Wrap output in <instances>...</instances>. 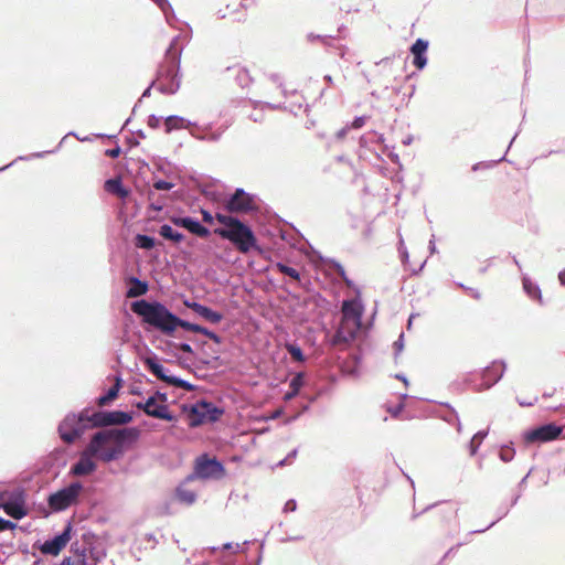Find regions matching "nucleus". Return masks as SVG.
<instances>
[{
	"label": "nucleus",
	"instance_id": "1",
	"mask_svg": "<svg viewBox=\"0 0 565 565\" xmlns=\"http://www.w3.org/2000/svg\"><path fill=\"white\" fill-rule=\"evenodd\" d=\"M132 419L134 416L130 412L96 411L92 413L90 407H85L77 414H67L60 423L57 430L60 438L70 445L81 438L88 429L122 426L129 424Z\"/></svg>",
	"mask_w": 565,
	"mask_h": 565
},
{
	"label": "nucleus",
	"instance_id": "2",
	"mask_svg": "<svg viewBox=\"0 0 565 565\" xmlns=\"http://www.w3.org/2000/svg\"><path fill=\"white\" fill-rule=\"evenodd\" d=\"M131 311L150 328L167 337H173L178 328L199 333L200 324L183 320L158 300L138 299L131 302Z\"/></svg>",
	"mask_w": 565,
	"mask_h": 565
},
{
	"label": "nucleus",
	"instance_id": "3",
	"mask_svg": "<svg viewBox=\"0 0 565 565\" xmlns=\"http://www.w3.org/2000/svg\"><path fill=\"white\" fill-rule=\"evenodd\" d=\"M137 427L106 428L96 431L89 440V451L104 462L119 459L126 449L134 446L140 438Z\"/></svg>",
	"mask_w": 565,
	"mask_h": 565
},
{
	"label": "nucleus",
	"instance_id": "4",
	"mask_svg": "<svg viewBox=\"0 0 565 565\" xmlns=\"http://www.w3.org/2000/svg\"><path fill=\"white\" fill-rule=\"evenodd\" d=\"M215 218L223 226L216 227L214 233L231 242L239 253L247 254L252 249H259L252 227L238 217L217 212Z\"/></svg>",
	"mask_w": 565,
	"mask_h": 565
},
{
	"label": "nucleus",
	"instance_id": "5",
	"mask_svg": "<svg viewBox=\"0 0 565 565\" xmlns=\"http://www.w3.org/2000/svg\"><path fill=\"white\" fill-rule=\"evenodd\" d=\"M180 35L174 36L166 50V61L158 66L156 73L157 90L163 95H174L181 85L180 63L182 46H179Z\"/></svg>",
	"mask_w": 565,
	"mask_h": 565
},
{
	"label": "nucleus",
	"instance_id": "6",
	"mask_svg": "<svg viewBox=\"0 0 565 565\" xmlns=\"http://www.w3.org/2000/svg\"><path fill=\"white\" fill-rule=\"evenodd\" d=\"M182 411L186 414L188 425L191 428L216 423L224 414V408L206 399H199L192 405L184 404Z\"/></svg>",
	"mask_w": 565,
	"mask_h": 565
},
{
	"label": "nucleus",
	"instance_id": "7",
	"mask_svg": "<svg viewBox=\"0 0 565 565\" xmlns=\"http://www.w3.org/2000/svg\"><path fill=\"white\" fill-rule=\"evenodd\" d=\"M84 486L73 481L47 497V505L53 512H61L77 503Z\"/></svg>",
	"mask_w": 565,
	"mask_h": 565
},
{
	"label": "nucleus",
	"instance_id": "8",
	"mask_svg": "<svg viewBox=\"0 0 565 565\" xmlns=\"http://www.w3.org/2000/svg\"><path fill=\"white\" fill-rule=\"evenodd\" d=\"M225 472L224 465L216 458H210L206 454L196 458L194 472L189 475L185 481H192L195 478L203 480L220 479Z\"/></svg>",
	"mask_w": 565,
	"mask_h": 565
},
{
	"label": "nucleus",
	"instance_id": "9",
	"mask_svg": "<svg viewBox=\"0 0 565 565\" xmlns=\"http://www.w3.org/2000/svg\"><path fill=\"white\" fill-rule=\"evenodd\" d=\"M255 198V195L246 192L244 189L237 188L231 195L225 199L224 209L230 213L242 214L257 211Z\"/></svg>",
	"mask_w": 565,
	"mask_h": 565
},
{
	"label": "nucleus",
	"instance_id": "10",
	"mask_svg": "<svg viewBox=\"0 0 565 565\" xmlns=\"http://www.w3.org/2000/svg\"><path fill=\"white\" fill-rule=\"evenodd\" d=\"M562 433L563 426L547 423L526 430L523 434V438L526 444H542L558 439Z\"/></svg>",
	"mask_w": 565,
	"mask_h": 565
},
{
	"label": "nucleus",
	"instance_id": "11",
	"mask_svg": "<svg viewBox=\"0 0 565 565\" xmlns=\"http://www.w3.org/2000/svg\"><path fill=\"white\" fill-rule=\"evenodd\" d=\"M72 529V523L67 522L62 532L43 543L38 542L34 546H38L40 552L44 555L56 556L71 541Z\"/></svg>",
	"mask_w": 565,
	"mask_h": 565
},
{
	"label": "nucleus",
	"instance_id": "12",
	"mask_svg": "<svg viewBox=\"0 0 565 565\" xmlns=\"http://www.w3.org/2000/svg\"><path fill=\"white\" fill-rule=\"evenodd\" d=\"M135 407L142 411L147 416L173 423L177 417L169 411L166 404H158L154 396L135 403Z\"/></svg>",
	"mask_w": 565,
	"mask_h": 565
},
{
	"label": "nucleus",
	"instance_id": "13",
	"mask_svg": "<svg viewBox=\"0 0 565 565\" xmlns=\"http://www.w3.org/2000/svg\"><path fill=\"white\" fill-rule=\"evenodd\" d=\"M1 508L8 516L14 520H21L28 514L25 495L22 491L11 493L9 498L1 503Z\"/></svg>",
	"mask_w": 565,
	"mask_h": 565
},
{
	"label": "nucleus",
	"instance_id": "14",
	"mask_svg": "<svg viewBox=\"0 0 565 565\" xmlns=\"http://www.w3.org/2000/svg\"><path fill=\"white\" fill-rule=\"evenodd\" d=\"M93 457L95 458V455L89 451L88 444L85 450L79 455L78 460L71 466L68 475L73 477H85L94 473L97 469V465L93 460Z\"/></svg>",
	"mask_w": 565,
	"mask_h": 565
},
{
	"label": "nucleus",
	"instance_id": "15",
	"mask_svg": "<svg viewBox=\"0 0 565 565\" xmlns=\"http://www.w3.org/2000/svg\"><path fill=\"white\" fill-rule=\"evenodd\" d=\"M507 365L504 361H493L490 365L484 367L481 372L482 383L478 386L477 391H483L492 387L503 376Z\"/></svg>",
	"mask_w": 565,
	"mask_h": 565
},
{
	"label": "nucleus",
	"instance_id": "16",
	"mask_svg": "<svg viewBox=\"0 0 565 565\" xmlns=\"http://www.w3.org/2000/svg\"><path fill=\"white\" fill-rule=\"evenodd\" d=\"M171 222L175 226L183 227L191 234L201 238H207L211 234V231L206 226L192 216H172Z\"/></svg>",
	"mask_w": 565,
	"mask_h": 565
},
{
	"label": "nucleus",
	"instance_id": "17",
	"mask_svg": "<svg viewBox=\"0 0 565 565\" xmlns=\"http://www.w3.org/2000/svg\"><path fill=\"white\" fill-rule=\"evenodd\" d=\"M188 126L193 127L190 131L193 138L209 142H217L226 129V127H220L216 131H212V124L200 126L192 121H188Z\"/></svg>",
	"mask_w": 565,
	"mask_h": 565
},
{
	"label": "nucleus",
	"instance_id": "18",
	"mask_svg": "<svg viewBox=\"0 0 565 565\" xmlns=\"http://www.w3.org/2000/svg\"><path fill=\"white\" fill-rule=\"evenodd\" d=\"M184 306L193 310L196 315L205 319L211 323H220L223 320V315L218 311L211 309L210 307L202 305L198 301L184 300Z\"/></svg>",
	"mask_w": 565,
	"mask_h": 565
},
{
	"label": "nucleus",
	"instance_id": "19",
	"mask_svg": "<svg viewBox=\"0 0 565 565\" xmlns=\"http://www.w3.org/2000/svg\"><path fill=\"white\" fill-rule=\"evenodd\" d=\"M428 41L418 38L411 46L409 51L413 55V65L422 71L427 65L426 52L428 50Z\"/></svg>",
	"mask_w": 565,
	"mask_h": 565
},
{
	"label": "nucleus",
	"instance_id": "20",
	"mask_svg": "<svg viewBox=\"0 0 565 565\" xmlns=\"http://www.w3.org/2000/svg\"><path fill=\"white\" fill-rule=\"evenodd\" d=\"M151 356H147L143 359V363L147 370L156 376L158 380L166 382L170 385V379L174 375L167 374V370L164 366L158 361V358L154 353H151Z\"/></svg>",
	"mask_w": 565,
	"mask_h": 565
},
{
	"label": "nucleus",
	"instance_id": "21",
	"mask_svg": "<svg viewBox=\"0 0 565 565\" xmlns=\"http://www.w3.org/2000/svg\"><path fill=\"white\" fill-rule=\"evenodd\" d=\"M128 288L126 290V297L138 298L143 296L149 290V285L146 280H140L135 276H130L127 279Z\"/></svg>",
	"mask_w": 565,
	"mask_h": 565
},
{
	"label": "nucleus",
	"instance_id": "22",
	"mask_svg": "<svg viewBox=\"0 0 565 565\" xmlns=\"http://www.w3.org/2000/svg\"><path fill=\"white\" fill-rule=\"evenodd\" d=\"M67 136H74L76 137L78 140L81 141H89L90 138L89 137H84V138H81L78 137L75 132L71 131L68 132L61 141L60 143L57 145L56 149L55 150H50V151H41V152H33L29 156H19L17 159H14L13 161H11L10 163H8L7 166H3V167H0V172L7 170L8 168L12 167L17 161H24V160H31V159H34V158H43L44 156H46L47 153H53L55 152L57 149H60V147L62 146L64 139L67 137Z\"/></svg>",
	"mask_w": 565,
	"mask_h": 565
},
{
	"label": "nucleus",
	"instance_id": "23",
	"mask_svg": "<svg viewBox=\"0 0 565 565\" xmlns=\"http://www.w3.org/2000/svg\"><path fill=\"white\" fill-rule=\"evenodd\" d=\"M343 317L360 321L363 315V306L358 299H347L342 302Z\"/></svg>",
	"mask_w": 565,
	"mask_h": 565
},
{
	"label": "nucleus",
	"instance_id": "24",
	"mask_svg": "<svg viewBox=\"0 0 565 565\" xmlns=\"http://www.w3.org/2000/svg\"><path fill=\"white\" fill-rule=\"evenodd\" d=\"M105 190L118 198L125 200L129 195V190L124 185L122 180L119 177L110 178L105 181Z\"/></svg>",
	"mask_w": 565,
	"mask_h": 565
},
{
	"label": "nucleus",
	"instance_id": "25",
	"mask_svg": "<svg viewBox=\"0 0 565 565\" xmlns=\"http://www.w3.org/2000/svg\"><path fill=\"white\" fill-rule=\"evenodd\" d=\"M121 388V379L117 377L116 383L111 385L104 394L97 397L96 404L100 407L109 405L115 401Z\"/></svg>",
	"mask_w": 565,
	"mask_h": 565
},
{
	"label": "nucleus",
	"instance_id": "26",
	"mask_svg": "<svg viewBox=\"0 0 565 565\" xmlns=\"http://www.w3.org/2000/svg\"><path fill=\"white\" fill-rule=\"evenodd\" d=\"M522 286L524 292L531 299L539 300L540 303H543L540 286L536 282L532 281V279L526 274L522 275Z\"/></svg>",
	"mask_w": 565,
	"mask_h": 565
},
{
	"label": "nucleus",
	"instance_id": "27",
	"mask_svg": "<svg viewBox=\"0 0 565 565\" xmlns=\"http://www.w3.org/2000/svg\"><path fill=\"white\" fill-rule=\"evenodd\" d=\"M519 499H520V494H515V497L512 499V501H511V503L509 505L508 504H501L498 508V510H497L498 518L494 521H492L484 529L473 530V531L469 532L468 535H472V534H477V533H483L487 530L491 529L497 522H499L501 519H503L509 513L510 508L514 507L518 503Z\"/></svg>",
	"mask_w": 565,
	"mask_h": 565
},
{
	"label": "nucleus",
	"instance_id": "28",
	"mask_svg": "<svg viewBox=\"0 0 565 565\" xmlns=\"http://www.w3.org/2000/svg\"><path fill=\"white\" fill-rule=\"evenodd\" d=\"M159 235L167 239V241H170V242H173L175 244H179L181 243L183 239H184V235L174 230L171 225L169 224H163L159 227V231H158Z\"/></svg>",
	"mask_w": 565,
	"mask_h": 565
},
{
	"label": "nucleus",
	"instance_id": "29",
	"mask_svg": "<svg viewBox=\"0 0 565 565\" xmlns=\"http://www.w3.org/2000/svg\"><path fill=\"white\" fill-rule=\"evenodd\" d=\"M188 121L185 118L178 115H170L164 119V130L170 134L173 130L188 128Z\"/></svg>",
	"mask_w": 565,
	"mask_h": 565
},
{
	"label": "nucleus",
	"instance_id": "30",
	"mask_svg": "<svg viewBox=\"0 0 565 565\" xmlns=\"http://www.w3.org/2000/svg\"><path fill=\"white\" fill-rule=\"evenodd\" d=\"M175 497L181 503H185L186 505H191L196 501V493L193 490H190L184 487V484H180L175 489Z\"/></svg>",
	"mask_w": 565,
	"mask_h": 565
},
{
	"label": "nucleus",
	"instance_id": "31",
	"mask_svg": "<svg viewBox=\"0 0 565 565\" xmlns=\"http://www.w3.org/2000/svg\"><path fill=\"white\" fill-rule=\"evenodd\" d=\"M156 238L147 234H137L135 237V245L140 249L150 250L156 247Z\"/></svg>",
	"mask_w": 565,
	"mask_h": 565
},
{
	"label": "nucleus",
	"instance_id": "32",
	"mask_svg": "<svg viewBox=\"0 0 565 565\" xmlns=\"http://www.w3.org/2000/svg\"><path fill=\"white\" fill-rule=\"evenodd\" d=\"M164 14L166 21L171 25L175 20V13L169 0H152Z\"/></svg>",
	"mask_w": 565,
	"mask_h": 565
},
{
	"label": "nucleus",
	"instance_id": "33",
	"mask_svg": "<svg viewBox=\"0 0 565 565\" xmlns=\"http://www.w3.org/2000/svg\"><path fill=\"white\" fill-rule=\"evenodd\" d=\"M276 268L279 273L289 276L291 279L296 280L298 285H302V278L300 276V273L295 269L294 267L282 263L278 262L276 264Z\"/></svg>",
	"mask_w": 565,
	"mask_h": 565
},
{
	"label": "nucleus",
	"instance_id": "34",
	"mask_svg": "<svg viewBox=\"0 0 565 565\" xmlns=\"http://www.w3.org/2000/svg\"><path fill=\"white\" fill-rule=\"evenodd\" d=\"M441 407H444L445 412H439L437 416L443 419L444 422L452 425L454 419H457V411L449 404V403H439Z\"/></svg>",
	"mask_w": 565,
	"mask_h": 565
},
{
	"label": "nucleus",
	"instance_id": "35",
	"mask_svg": "<svg viewBox=\"0 0 565 565\" xmlns=\"http://www.w3.org/2000/svg\"><path fill=\"white\" fill-rule=\"evenodd\" d=\"M488 436V430H479L473 435L469 443L470 456H475L482 444L483 439Z\"/></svg>",
	"mask_w": 565,
	"mask_h": 565
},
{
	"label": "nucleus",
	"instance_id": "36",
	"mask_svg": "<svg viewBox=\"0 0 565 565\" xmlns=\"http://www.w3.org/2000/svg\"><path fill=\"white\" fill-rule=\"evenodd\" d=\"M330 267L334 269L337 275L343 280L347 286H352L353 281L347 276L344 267L337 260H330Z\"/></svg>",
	"mask_w": 565,
	"mask_h": 565
},
{
	"label": "nucleus",
	"instance_id": "37",
	"mask_svg": "<svg viewBox=\"0 0 565 565\" xmlns=\"http://www.w3.org/2000/svg\"><path fill=\"white\" fill-rule=\"evenodd\" d=\"M170 385L178 388H182L186 392H193L195 390V385L175 375L172 379H170Z\"/></svg>",
	"mask_w": 565,
	"mask_h": 565
},
{
	"label": "nucleus",
	"instance_id": "38",
	"mask_svg": "<svg viewBox=\"0 0 565 565\" xmlns=\"http://www.w3.org/2000/svg\"><path fill=\"white\" fill-rule=\"evenodd\" d=\"M154 191L153 190H149L148 194H147V198H148V201L150 202L149 203V209L154 211V212H160L163 210V206H164V202L161 198L154 200Z\"/></svg>",
	"mask_w": 565,
	"mask_h": 565
},
{
	"label": "nucleus",
	"instance_id": "39",
	"mask_svg": "<svg viewBox=\"0 0 565 565\" xmlns=\"http://www.w3.org/2000/svg\"><path fill=\"white\" fill-rule=\"evenodd\" d=\"M287 351L290 356L297 362H303L306 360V355L302 349L297 344H288Z\"/></svg>",
	"mask_w": 565,
	"mask_h": 565
},
{
	"label": "nucleus",
	"instance_id": "40",
	"mask_svg": "<svg viewBox=\"0 0 565 565\" xmlns=\"http://www.w3.org/2000/svg\"><path fill=\"white\" fill-rule=\"evenodd\" d=\"M305 385V373L298 372L289 382V388H292L297 392H300L302 386Z\"/></svg>",
	"mask_w": 565,
	"mask_h": 565
},
{
	"label": "nucleus",
	"instance_id": "41",
	"mask_svg": "<svg viewBox=\"0 0 565 565\" xmlns=\"http://www.w3.org/2000/svg\"><path fill=\"white\" fill-rule=\"evenodd\" d=\"M175 186L173 182H169L162 179H158L152 183V190L154 191H170Z\"/></svg>",
	"mask_w": 565,
	"mask_h": 565
},
{
	"label": "nucleus",
	"instance_id": "42",
	"mask_svg": "<svg viewBox=\"0 0 565 565\" xmlns=\"http://www.w3.org/2000/svg\"><path fill=\"white\" fill-rule=\"evenodd\" d=\"M515 455V450L512 447L503 446L499 451V457L503 462H510Z\"/></svg>",
	"mask_w": 565,
	"mask_h": 565
},
{
	"label": "nucleus",
	"instance_id": "43",
	"mask_svg": "<svg viewBox=\"0 0 565 565\" xmlns=\"http://www.w3.org/2000/svg\"><path fill=\"white\" fill-rule=\"evenodd\" d=\"M332 39H333V36H331V35L315 34L312 32L307 34L308 42L312 43L315 41H321V43L323 45H330V42Z\"/></svg>",
	"mask_w": 565,
	"mask_h": 565
},
{
	"label": "nucleus",
	"instance_id": "44",
	"mask_svg": "<svg viewBox=\"0 0 565 565\" xmlns=\"http://www.w3.org/2000/svg\"><path fill=\"white\" fill-rule=\"evenodd\" d=\"M250 76L246 70H239L236 75V82L241 87H246L250 83Z\"/></svg>",
	"mask_w": 565,
	"mask_h": 565
},
{
	"label": "nucleus",
	"instance_id": "45",
	"mask_svg": "<svg viewBox=\"0 0 565 565\" xmlns=\"http://www.w3.org/2000/svg\"><path fill=\"white\" fill-rule=\"evenodd\" d=\"M354 338V333H351L349 337L344 334L343 330L339 329L333 335V343H348L350 340Z\"/></svg>",
	"mask_w": 565,
	"mask_h": 565
},
{
	"label": "nucleus",
	"instance_id": "46",
	"mask_svg": "<svg viewBox=\"0 0 565 565\" xmlns=\"http://www.w3.org/2000/svg\"><path fill=\"white\" fill-rule=\"evenodd\" d=\"M13 552L12 545H7L3 542H0V564L4 563V561L11 555Z\"/></svg>",
	"mask_w": 565,
	"mask_h": 565
},
{
	"label": "nucleus",
	"instance_id": "47",
	"mask_svg": "<svg viewBox=\"0 0 565 565\" xmlns=\"http://www.w3.org/2000/svg\"><path fill=\"white\" fill-rule=\"evenodd\" d=\"M17 527H18L17 523L0 516V533L6 532V531H13Z\"/></svg>",
	"mask_w": 565,
	"mask_h": 565
},
{
	"label": "nucleus",
	"instance_id": "48",
	"mask_svg": "<svg viewBox=\"0 0 565 565\" xmlns=\"http://www.w3.org/2000/svg\"><path fill=\"white\" fill-rule=\"evenodd\" d=\"M201 330L202 331H200L199 333L207 337L209 339H211L213 342H215L217 344L221 343L222 339H221V337L217 333H215L214 331L209 330L207 328H205L203 326L201 327Z\"/></svg>",
	"mask_w": 565,
	"mask_h": 565
},
{
	"label": "nucleus",
	"instance_id": "49",
	"mask_svg": "<svg viewBox=\"0 0 565 565\" xmlns=\"http://www.w3.org/2000/svg\"><path fill=\"white\" fill-rule=\"evenodd\" d=\"M366 119V116H356L348 126L350 129H360L365 125Z\"/></svg>",
	"mask_w": 565,
	"mask_h": 565
},
{
	"label": "nucleus",
	"instance_id": "50",
	"mask_svg": "<svg viewBox=\"0 0 565 565\" xmlns=\"http://www.w3.org/2000/svg\"><path fill=\"white\" fill-rule=\"evenodd\" d=\"M156 84H157V82L154 79H152L151 83L149 84V86L141 94V97L139 98L138 103L134 106L132 113L136 111V108L138 107L139 103H141L142 98H147L150 96L152 87L157 88Z\"/></svg>",
	"mask_w": 565,
	"mask_h": 565
},
{
	"label": "nucleus",
	"instance_id": "51",
	"mask_svg": "<svg viewBox=\"0 0 565 565\" xmlns=\"http://www.w3.org/2000/svg\"><path fill=\"white\" fill-rule=\"evenodd\" d=\"M393 348H394V354H395V359H396L398 356V354L404 349V333L403 332H401L398 339L394 342Z\"/></svg>",
	"mask_w": 565,
	"mask_h": 565
},
{
	"label": "nucleus",
	"instance_id": "52",
	"mask_svg": "<svg viewBox=\"0 0 565 565\" xmlns=\"http://www.w3.org/2000/svg\"><path fill=\"white\" fill-rule=\"evenodd\" d=\"M457 286L461 289H463L466 292H468L472 298L480 299L481 295L480 292L471 287L465 286L462 282H458Z\"/></svg>",
	"mask_w": 565,
	"mask_h": 565
},
{
	"label": "nucleus",
	"instance_id": "53",
	"mask_svg": "<svg viewBox=\"0 0 565 565\" xmlns=\"http://www.w3.org/2000/svg\"><path fill=\"white\" fill-rule=\"evenodd\" d=\"M502 160H504V157L500 158V159H499V160H497V161H492V162H483V161H482V162H477V163H475V164L472 166V171H478V170H480V169L490 168V167H492L494 163L500 162V161H502Z\"/></svg>",
	"mask_w": 565,
	"mask_h": 565
},
{
	"label": "nucleus",
	"instance_id": "54",
	"mask_svg": "<svg viewBox=\"0 0 565 565\" xmlns=\"http://www.w3.org/2000/svg\"><path fill=\"white\" fill-rule=\"evenodd\" d=\"M90 557L94 561V564H97L98 562H100L102 559H104L106 557V553H105V551L90 550Z\"/></svg>",
	"mask_w": 565,
	"mask_h": 565
},
{
	"label": "nucleus",
	"instance_id": "55",
	"mask_svg": "<svg viewBox=\"0 0 565 565\" xmlns=\"http://www.w3.org/2000/svg\"><path fill=\"white\" fill-rule=\"evenodd\" d=\"M174 347L184 353L194 354L192 347L186 342L174 343Z\"/></svg>",
	"mask_w": 565,
	"mask_h": 565
},
{
	"label": "nucleus",
	"instance_id": "56",
	"mask_svg": "<svg viewBox=\"0 0 565 565\" xmlns=\"http://www.w3.org/2000/svg\"><path fill=\"white\" fill-rule=\"evenodd\" d=\"M120 153H121V148L118 145L116 147L107 149L105 151V154L113 159L118 158L120 156Z\"/></svg>",
	"mask_w": 565,
	"mask_h": 565
},
{
	"label": "nucleus",
	"instance_id": "57",
	"mask_svg": "<svg viewBox=\"0 0 565 565\" xmlns=\"http://www.w3.org/2000/svg\"><path fill=\"white\" fill-rule=\"evenodd\" d=\"M445 518L456 516L458 513V508L454 507L450 503H447V508L443 510Z\"/></svg>",
	"mask_w": 565,
	"mask_h": 565
},
{
	"label": "nucleus",
	"instance_id": "58",
	"mask_svg": "<svg viewBox=\"0 0 565 565\" xmlns=\"http://www.w3.org/2000/svg\"><path fill=\"white\" fill-rule=\"evenodd\" d=\"M147 124L150 128L157 129L160 126V117L152 114L148 117Z\"/></svg>",
	"mask_w": 565,
	"mask_h": 565
},
{
	"label": "nucleus",
	"instance_id": "59",
	"mask_svg": "<svg viewBox=\"0 0 565 565\" xmlns=\"http://www.w3.org/2000/svg\"><path fill=\"white\" fill-rule=\"evenodd\" d=\"M201 214H202L203 222H205L207 224H212L214 222V220H216L215 215L213 216L212 213L207 210L202 209Z\"/></svg>",
	"mask_w": 565,
	"mask_h": 565
},
{
	"label": "nucleus",
	"instance_id": "60",
	"mask_svg": "<svg viewBox=\"0 0 565 565\" xmlns=\"http://www.w3.org/2000/svg\"><path fill=\"white\" fill-rule=\"evenodd\" d=\"M297 509V502L294 499H289L284 505V512H294Z\"/></svg>",
	"mask_w": 565,
	"mask_h": 565
},
{
	"label": "nucleus",
	"instance_id": "61",
	"mask_svg": "<svg viewBox=\"0 0 565 565\" xmlns=\"http://www.w3.org/2000/svg\"><path fill=\"white\" fill-rule=\"evenodd\" d=\"M398 250H399V254H401V257H402V260H407L408 259V252L406 249V247L404 246V243H403V239L399 241V247H398Z\"/></svg>",
	"mask_w": 565,
	"mask_h": 565
},
{
	"label": "nucleus",
	"instance_id": "62",
	"mask_svg": "<svg viewBox=\"0 0 565 565\" xmlns=\"http://www.w3.org/2000/svg\"><path fill=\"white\" fill-rule=\"evenodd\" d=\"M349 130H350V127H349L348 125H347V126H344L343 128H341V129L335 134V138H337L338 140H342V139L347 136V134H348V131H349Z\"/></svg>",
	"mask_w": 565,
	"mask_h": 565
},
{
	"label": "nucleus",
	"instance_id": "63",
	"mask_svg": "<svg viewBox=\"0 0 565 565\" xmlns=\"http://www.w3.org/2000/svg\"><path fill=\"white\" fill-rule=\"evenodd\" d=\"M152 396L156 397V402L158 399H160L162 402V404H164L168 399V395L167 393H163V392H160V391H157Z\"/></svg>",
	"mask_w": 565,
	"mask_h": 565
},
{
	"label": "nucleus",
	"instance_id": "64",
	"mask_svg": "<svg viewBox=\"0 0 565 565\" xmlns=\"http://www.w3.org/2000/svg\"><path fill=\"white\" fill-rule=\"evenodd\" d=\"M75 565H87V559L85 555V551L78 554V558L75 562Z\"/></svg>",
	"mask_w": 565,
	"mask_h": 565
}]
</instances>
